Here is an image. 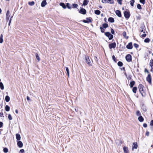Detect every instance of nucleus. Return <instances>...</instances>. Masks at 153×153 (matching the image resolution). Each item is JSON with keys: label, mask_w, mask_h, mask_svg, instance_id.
Returning a JSON list of instances; mask_svg holds the SVG:
<instances>
[{"label": "nucleus", "mask_w": 153, "mask_h": 153, "mask_svg": "<svg viewBox=\"0 0 153 153\" xmlns=\"http://www.w3.org/2000/svg\"><path fill=\"white\" fill-rule=\"evenodd\" d=\"M135 2V1L134 0H131L130 1V4L132 6H134V4Z\"/></svg>", "instance_id": "obj_41"}, {"label": "nucleus", "mask_w": 153, "mask_h": 153, "mask_svg": "<svg viewBox=\"0 0 153 153\" xmlns=\"http://www.w3.org/2000/svg\"><path fill=\"white\" fill-rule=\"evenodd\" d=\"M89 2V1L88 0H84L82 5L86 6L87 5Z\"/></svg>", "instance_id": "obj_19"}, {"label": "nucleus", "mask_w": 153, "mask_h": 153, "mask_svg": "<svg viewBox=\"0 0 153 153\" xmlns=\"http://www.w3.org/2000/svg\"><path fill=\"white\" fill-rule=\"evenodd\" d=\"M145 72H146L147 73H149V72L148 70L146 68L145 69Z\"/></svg>", "instance_id": "obj_56"}, {"label": "nucleus", "mask_w": 153, "mask_h": 153, "mask_svg": "<svg viewBox=\"0 0 153 153\" xmlns=\"http://www.w3.org/2000/svg\"><path fill=\"white\" fill-rule=\"evenodd\" d=\"M17 145L18 147L19 148H22L23 146V144L22 142L19 140L17 142Z\"/></svg>", "instance_id": "obj_15"}, {"label": "nucleus", "mask_w": 153, "mask_h": 153, "mask_svg": "<svg viewBox=\"0 0 153 153\" xmlns=\"http://www.w3.org/2000/svg\"><path fill=\"white\" fill-rule=\"evenodd\" d=\"M3 115V113L2 112H1L0 113V116L1 117Z\"/></svg>", "instance_id": "obj_58"}, {"label": "nucleus", "mask_w": 153, "mask_h": 153, "mask_svg": "<svg viewBox=\"0 0 153 153\" xmlns=\"http://www.w3.org/2000/svg\"><path fill=\"white\" fill-rule=\"evenodd\" d=\"M146 80L149 84L152 83V79L150 74H149L146 78Z\"/></svg>", "instance_id": "obj_9"}, {"label": "nucleus", "mask_w": 153, "mask_h": 153, "mask_svg": "<svg viewBox=\"0 0 153 153\" xmlns=\"http://www.w3.org/2000/svg\"><path fill=\"white\" fill-rule=\"evenodd\" d=\"M140 2L144 4L145 3V0H140Z\"/></svg>", "instance_id": "obj_46"}, {"label": "nucleus", "mask_w": 153, "mask_h": 153, "mask_svg": "<svg viewBox=\"0 0 153 153\" xmlns=\"http://www.w3.org/2000/svg\"><path fill=\"white\" fill-rule=\"evenodd\" d=\"M144 87V86L141 84H140L138 86L139 91L143 97L144 96L143 94Z\"/></svg>", "instance_id": "obj_2"}, {"label": "nucleus", "mask_w": 153, "mask_h": 153, "mask_svg": "<svg viewBox=\"0 0 153 153\" xmlns=\"http://www.w3.org/2000/svg\"><path fill=\"white\" fill-rule=\"evenodd\" d=\"M95 13L97 15H100V14L101 12L99 10H96L94 11Z\"/></svg>", "instance_id": "obj_26"}, {"label": "nucleus", "mask_w": 153, "mask_h": 153, "mask_svg": "<svg viewBox=\"0 0 153 153\" xmlns=\"http://www.w3.org/2000/svg\"><path fill=\"white\" fill-rule=\"evenodd\" d=\"M116 46V44L115 42L110 44L109 45V47L110 49L115 48Z\"/></svg>", "instance_id": "obj_8"}, {"label": "nucleus", "mask_w": 153, "mask_h": 153, "mask_svg": "<svg viewBox=\"0 0 153 153\" xmlns=\"http://www.w3.org/2000/svg\"><path fill=\"white\" fill-rule=\"evenodd\" d=\"M27 100H29L30 99L29 97L28 96H27Z\"/></svg>", "instance_id": "obj_62"}, {"label": "nucleus", "mask_w": 153, "mask_h": 153, "mask_svg": "<svg viewBox=\"0 0 153 153\" xmlns=\"http://www.w3.org/2000/svg\"><path fill=\"white\" fill-rule=\"evenodd\" d=\"M135 82L134 81H131L130 82V86L131 88H132L135 84Z\"/></svg>", "instance_id": "obj_27"}, {"label": "nucleus", "mask_w": 153, "mask_h": 153, "mask_svg": "<svg viewBox=\"0 0 153 153\" xmlns=\"http://www.w3.org/2000/svg\"><path fill=\"white\" fill-rule=\"evenodd\" d=\"M115 13L117 16L119 17H121L122 16L121 13V11L119 10H117L116 11Z\"/></svg>", "instance_id": "obj_13"}, {"label": "nucleus", "mask_w": 153, "mask_h": 153, "mask_svg": "<svg viewBox=\"0 0 153 153\" xmlns=\"http://www.w3.org/2000/svg\"><path fill=\"white\" fill-rule=\"evenodd\" d=\"M0 88L1 90H3L4 89V85L2 82H0Z\"/></svg>", "instance_id": "obj_34"}, {"label": "nucleus", "mask_w": 153, "mask_h": 153, "mask_svg": "<svg viewBox=\"0 0 153 153\" xmlns=\"http://www.w3.org/2000/svg\"><path fill=\"white\" fill-rule=\"evenodd\" d=\"M28 4L29 5L32 6L33 5L35 4V2L34 1H32L31 2H29Z\"/></svg>", "instance_id": "obj_35"}, {"label": "nucleus", "mask_w": 153, "mask_h": 153, "mask_svg": "<svg viewBox=\"0 0 153 153\" xmlns=\"http://www.w3.org/2000/svg\"><path fill=\"white\" fill-rule=\"evenodd\" d=\"M137 90V88L136 87H134L132 88V91L134 93H136Z\"/></svg>", "instance_id": "obj_25"}, {"label": "nucleus", "mask_w": 153, "mask_h": 153, "mask_svg": "<svg viewBox=\"0 0 153 153\" xmlns=\"http://www.w3.org/2000/svg\"><path fill=\"white\" fill-rule=\"evenodd\" d=\"M117 65L119 66L122 67L123 65V63L121 61H119L117 63Z\"/></svg>", "instance_id": "obj_32"}, {"label": "nucleus", "mask_w": 153, "mask_h": 153, "mask_svg": "<svg viewBox=\"0 0 153 153\" xmlns=\"http://www.w3.org/2000/svg\"><path fill=\"white\" fill-rule=\"evenodd\" d=\"M124 15L125 18L128 19L129 18L130 14L129 11H125L124 12Z\"/></svg>", "instance_id": "obj_3"}, {"label": "nucleus", "mask_w": 153, "mask_h": 153, "mask_svg": "<svg viewBox=\"0 0 153 153\" xmlns=\"http://www.w3.org/2000/svg\"><path fill=\"white\" fill-rule=\"evenodd\" d=\"M102 27L104 28H106L107 27H108V25L107 23H104L102 24Z\"/></svg>", "instance_id": "obj_28"}, {"label": "nucleus", "mask_w": 153, "mask_h": 153, "mask_svg": "<svg viewBox=\"0 0 153 153\" xmlns=\"http://www.w3.org/2000/svg\"><path fill=\"white\" fill-rule=\"evenodd\" d=\"M146 36V34H144L141 35V37L142 38L145 37Z\"/></svg>", "instance_id": "obj_51"}, {"label": "nucleus", "mask_w": 153, "mask_h": 153, "mask_svg": "<svg viewBox=\"0 0 153 153\" xmlns=\"http://www.w3.org/2000/svg\"><path fill=\"white\" fill-rule=\"evenodd\" d=\"M134 46L135 48H137L139 47V45L136 44V43H134Z\"/></svg>", "instance_id": "obj_48"}, {"label": "nucleus", "mask_w": 153, "mask_h": 153, "mask_svg": "<svg viewBox=\"0 0 153 153\" xmlns=\"http://www.w3.org/2000/svg\"><path fill=\"white\" fill-rule=\"evenodd\" d=\"M133 146L132 147V150H133L134 149H137V148L138 145L137 143V142H134L133 143Z\"/></svg>", "instance_id": "obj_14"}, {"label": "nucleus", "mask_w": 153, "mask_h": 153, "mask_svg": "<svg viewBox=\"0 0 153 153\" xmlns=\"http://www.w3.org/2000/svg\"><path fill=\"white\" fill-rule=\"evenodd\" d=\"M138 120L141 122H143L144 120V118L142 116H140L138 118Z\"/></svg>", "instance_id": "obj_21"}, {"label": "nucleus", "mask_w": 153, "mask_h": 153, "mask_svg": "<svg viewBox=\"0 0 153 153\" xmlns=\"http://www.w3.org/2000/svg\"><path fill=\"white\" fill-rule=\"evenodd\" d=\"M47 4L46 0H43L41 4V6L42 7H44Z\"/></svg>", "instance_id": "obj_16"}, {"label": "nucleus", "mask_w": 153, "mask_h": 153, "mask_svg": "<svg viewBox=\"0 0 153 153\" xmlns=\"http://www.w3.org/2000/svg\"><path fill=\"white\" fill-rule=\"evenodd\" d=\"M121 70H123L124 71H125V68L124 67H123L122 68H120Z\"/></svg>", "instance_id": "obj_57"}, {"label": "nucleus", "mask_w": 153, "mask_h": 153, "mask_svg": "<svg viewBox=\"0 0 153 153\" xmlns=\"http://www.w3.org/2000/svg\"><path fill=\"white\" fill-rule=\"evenodd\" d=\"M70 4L69 3H67L66 4V7H67L68 9H71V7L70 6Z\"/></svg>", "instance_id": "obj_42"}, {"label": "nucleus", "mask_w": 153, "mask_h": 153, "mask_svg": "<svg viewBox=\"0 0 153 153\" xmlns=\"http://www.w3.org/2000/svg\"><path fill=\"white\" fill-rule=\"evenodd\" d=\"M150 125L151 126H153V120H152L151 121Z\"/></svg>", "instance_id": "obj_50"}, {"label": "nucleus", "mask_w": 153, "mask_h": 153, "mask_svg": "<svg viewBox=\"0 0 153 153\" xmlns=\"http://www.w3.org/2000/svg\"><path fill=\"white\" fill-rule=\"evenodd\" d=\"M3 125V123L1 122H0V128H1Z\"/></svg>", "instance_id": "obj_53"}, {"label": "nucleus", "mask_w": 153, "mask_h": 153, "mask_svg": "<svg viewBox=\"0 0 153 153\" xmlns=\"http://www.w3.org/2000/svg\"><path fill=\"white\" fill-rule=\"evenodd\" d=\"M123 35L124 37L126 38V39H128V36L126 37V33L125 31H124L123 32Z\"/></svg>", "instance_id": "obj_36"}, {"label": "nucleus", "mask_w": 153, "mask_h": 153, "mask_svg": "<svg viewBox=\"0 0 153 153\" xmlns=\"http://www.w3.org/2000/svg\"><path fill=\"white\" fill-rule=\"evenodd\" d=\"M36 57V59L39 61L40 60V58L38 53H36L35 54Z\"/></svg>", "instance_id": "obj_33"}, {"label": "nucleus", "mask_w": 153, "mask_h": 153, "mask_svg": "<svg viewBox=\"0 0 153 153\" xmlns=\"http://www.w3.org/2000/svg\"><path fill=\"white\" fill-rule=\"evenodd\" d=\"M8 118L10 120H11L12 119V117L10 114H9L8 115Z\"/></svg>", "instance_id": "obj_45"}, {"label": "nucleus", "mask_w": 153, "mask_h": 153, "mask_svg": "<svg viewBox=\"0 0 153 153\" xmlns=\"http://www.w3.org/2000/svg\"><path fill=\"white\" fill-rule=\"evenodd\" d=\"M126 48L128 49H131L133 48L132 43L130 42L126 45Z\"/></svg>", "instance_id": "obj_11"}, {"label": "nucleus", "mask_w": 153, "mask_h": 153, "mask_svg": "<svg viewBox=\"0 0 153 153\" xmlns=\"http://www.w3.org/2000/svg\"><path fill=\"white\" fill-rule=\"evenodd\" d=\"M136 115L137 116H141V113L140 111H137L136 112Z\"/></svg>", "instance_id": "obj_38"}, {"label": "nucleus", "mask_w": 153, "mask_h": 153, "mask_svg": "<svg viewBox=\"0 0 153 153\" xmlns=\"http://www.w3.org/2000/svg\"><path fill=\"white\" fill-rule=\"evenodd\" d=\"M126 59L127 61L128 62H131L132 60V57L130 54H127L126 56Z\"/></svg>", "instance_id": "obj_7"}, {"label": "nucleus", "mask_w": 153, "mask_h": 153, "mask_svg": "<svg viewBox=\"0 0 153 153\" xmlns=\"http://www.w3.org/2000/svg\"><path fill=\"white\" fill-rule=\"evenodd\" d=\"M147 124L146 123H144L143 124V126L145 128H146L147 127Z\"/></svg>", "instance_id": "obj_54"}, {"label": "nucleus", "mask_w": 153, "mask_h": 153, "mask_svg": "<svg viewBox=\"0 0 153 153\" xmlns=\"http://www.w3.org/2000/svg\"><path fill=\"white\" fill-rule=\"evenodd\" d=\"M124 74L126 76V77H127V74H126V73L125 72V71H124Z\"/></svg>", "instance_id": "obj_63"}, {"label": "nucleus", "mask_w": 153, "mask_h": 153, "mask_svg": "<svg viewBox=\"0 0 153 153\" xmlns=\"http://www.w3.org/2000/svg\"><path fill=\"white\" fill-rule=\"evenodd\" d=\"M65 69L67 72L68 76L69 77V69L68 67H65Z\"/></svg>", "instance_id": "obj_30"}, {"label": "nucleus", "mask_w": 153, "mask_h": 153, "mask_svg": "<svg viewBox=\"0 0 153 153\" xmlns=\"http://www.w3.org/2000/svg\"><path fill=\"white\" fill-rule=\"evenodd\" d=\"M16 138L17 140H19L21 139V136L19 134H16Z\"/></svg>", "instance_id": "obj_20"}, {"label": "nucleus", "mask_w": 153, "mask_h": 153, "mask_svg": "<svg viewBox=\"0 0 153 153\" xmlns=\"http://www.w3.org/2000/svg\"><path fill=\"white\" fill-rule=\"evenodd\" d=\"M111 33L112 34L109 32H106L105 33V35L106 36L108 37L109 40H111L113 38L112 34H114L115 33L114 30L111 28Z\"/></svg>", "instance_id": "obj_1"}, {"label": "nucleus", "mask_w": 153, "mask_h": 153, "mask_svg": "<svg viewBox=\"0 0 153 153\" xmlns=\"http://www.w3.org/2000/svg\"><path fill=\"white\" fill-rule=\"evenodd\" d=\"M85 61L87 64H88L89 66H92V64L91 63V61L90 60L89 57L88 56H85Z\"/></svg>", "instance_id": "obj_4"}, {"label": "nucleus", "mask_w": 153, "mask_h": 153, "mask_svg": "<svg viewBox=\"0 0 153 153\" xmlns=\"http://www.w3.org/2000/svg\"><path fill=\"white\" fill-rule=\"evenodd\" d=\"M141 108L143 111H146L147 110V108L146 106L143 104L141 105Z\"/></svg>", "instance_id": "obj_17"}, {"label": "nucleus", "mask_w": 153, "mask_h": 153, "mask_svg": "<svg viewBox=\"0 0 153 153\" xmlns=\"http://www.w3.org/2000/svg\"><path fill=\"white\" fill-rule=\"evenodd\" d=\"M79 13L81 14L85 15L86 13V10L85 9L80 7Z\"/></svg>", "instance_id": "obj_6"}, {"label": "nucleus", "mask_w": 153, "mask_h": 153, "mask_svg": "<svg viewBox=\"0 0 153 153\" xmlns=\"http://www.w3.org/2000/svg\"><path fill=\"white\" fill-rule=\"evenodd\" d=\"M10 16V12L9 10H8L6 13V20L7 22L9 20V17Z\"/></svg>", "instance_id": "obj_10"}, {"label": "nucleus", "mask_w": 153, "mask_h": 153, "mask_svg": "<svg viewBox=\"0 0 153 153\" xmlns=\"http://www.w3.org/2000/svg\"><path fill=\"white\" fill-rule=\"evenodd\" d=\"M101 1L103 3H108L111 4L114 3V0H102Z\"/></svg>", "instance_id": "obj_5"}, {"label": "nucleus", "mask_w": 153, "mask_h": 153, "mask_svg": "<svg viewBox=\"0 0 153 153\" xmlns=\"http://www.w3.org/2000/svg\"><path fill=\"white\" fill-rule=\"evenodd\" d=\"M10 100V97L8 95L6 96L5 97V101L6 102H8Z\"/></svg>", "instance_id": "obj_24"}, {"label": "nucleus", "mask_w": 153, "mask_h": 153, "mask_svg": "<svg viewBox=\"0 0 153 153\" xmlns=\"http://www.w3.org/2000/svg\"><path fill=\"white\" fill-rule=\"evenodd\" d=\"M149 132L148 131H146V136H149Z\"/></svg>", "instance_id": "obj_55"}, {"label": "nucleus", "mask_w": 153, "mask_h": 153, "mask_svg": "<svg viewBox=\"0 0 153 153\" xmlns=\"http://www.w3.org/2000/svg\"><path fill=\"white\" fill-rule=\"evenodd\" d=\"M8 151V149L6 147H5L3 149V152L5 153H7Z\"/></svg>", "instance_id": "obj_39"}, {"label": "nucleus", "mask_w": 153, "mask_h": 153, "mask_svg": "<svg viewBox=\"0 0 153 153\" xmlns=\"http://www.w3.org/2000/svg\"><path fill=\"white\" fill-rule=\"evenodd\" d=\"M123 0H117V1L118 2L119 4L120 5L122 4V1Z\"/></svg>", "instance_id": "obj_49"}, {"label": "nucleus", "mask_w": 153, "mask_h": 153, "mask_svg": "<svg viewBox=\"0 0 153 153\" xmlns=\"http://www.w3.org/2000/svg\"><path fill=\"white\" fill-rule=\"evenodd\" d=\"M149 65L151 67H153V64L149 63Z\"/></svg>", "instance_id": "obj_61"}, {"label": "nucleus", "mask_w": 153, "mask_h": 153, "mask_svg": "<svg viewBox=\"0 0 153 153\" xmlns=\"http://www.w3.org/2000/svg\"><path fill=\"white\" fill-rule=\"evenodd\" d=\"M150 42V39L149 38H146L144 40V42L145 43H148Z\"/></svg>", "instance_id": "obj_37"}, {"label": "nucleus", "mask_w": 153, "mask_h": 153, "mask_svg": "<svg viewBox=\"0 0 153 153\" xmlns=\"http://www.w3.org/2000/svg\"><path fill=\"white\" fill-rule=\"evenodd\" d=\"M109 22L111 23H113L114 22V18L111 17H109L108 19Z\"/></svg>", "instance_id": "obj_18"}, {"label": "nucleus", "mask_w": 153, "mask_h": 153, "mask_svg": "<svg viewBox=\"0 0 153 153\" xmlns=\"http://www.w3.org/2000/svg\"><path fill=\"white\" fill-rule=\"evenodd\" d=\"M101 32L102 33H104V29H102V30H101Z\"/></svg>", "instance_id": "obj_64"}, {"label": "nucleus", "mask_w": 153, "mask_h": 153, "mask_svg": "<svg viewBox=\"0 0 153 153\" xmlns=\"http://www.w3.org/2000/svg\"><path fill=\"white\" fill-rule=\"evenodd\" d=\"M72 5L73 6V8H76L77 7L78 5V4H72Z\"/></svg>", "instance_id": "obj_40"}, {"label": "nucleus", "mask_w": 153, "mask_h": 153, "mask_svg": "<svg viewBox=\"0 0 153 153\" xmlns=\"http://www.w3.org/2000/svg\"><path fill=\"white\" fill-rule=\"evenodd\" d=\"M11 19H10L9 20V23H8V25L9 26L10 25V23H11Z\"/></svg>", "instance_id": "obj_60"}, {"label": "nucleus", "mask_w": 153, "mask_h": 153, "mask_svg": "<svg viewBox=\"0 0 153 153\" xmlns=\"http://www.w3.org/2000/svg\"><path fill=\"white\" fill-rule=\"evenodd\" d=\"M149 63L153 64V59H151L150 60V62Z\"/></svg>", "instance_id": "obj_59"}, {"label": "nucleus", "mask_w": 153, "mask_h": 153, "mask_svg": "<svg viewBox=\"0 0 153 153\" xmlns=\"http://www.w3.org/2000/svg\"><path fill=\"white\" fill-rule=\"evenodd\" d=\"M112 58L113 60L115 62H117V59L115 58V57L114 55H113L112 56Z\"/></svg>", "instance_id": "obj_44"}, {"label": "nucleus", "mask_w": 153, "mask_h": 153, "mask_svg": "<svg viewBox=\"0 0 153 153\" xmlns=\"http://www.w3.org/2000/svg\"><path fill=\"white\" fill-rule=\"evenodd\" d=\"M19 153H25V150L24 149H21L20 150Z\"/></svg>", "instance_id": "obj_47"}, {"label": "nucleus", "mask_w": 153, "mask_h": 153, "mask_svg": "<svg viewBox=\"0 0 153 153\" xmlns=\"http://www.w3.org/2000/svg\"><path fill=\"white\" fill-rule=\"evenodd\" d=\"M10 110V107L8 105H6L5 106V110L7 111H8Z\"/></svg>", "instance_id": "obj_29"}, {"label": "nucleus", "mask_w": 153, "mask_h": 153, "mask_svg": "<svg viewBox=\"0 0 153 153\" xmlns=\"http://www.w3.org/2000/svg\"><path fill=\"white\" fill-rule=\"evenodd\" d=\"M137 8L141 10L142 9V7H141V5L140 4H137Z\"/></svg>", "instance_id": "obj_43"}, {"label": "nucleus", "mask_w": 153, "mask_h": 153, "mask_svg": "<svg viewBox=\"0 0 153 153\" xmlns=\"http://www.w3.org/2000/svg\"><path fill=\"white\" fill-rule=\"evenodd\" d=\"M3 35L2 34H1V35L0 37V43H2L3 41Z\"/></svg>", "instance_id": "obj_31"}, {"label": "nucleus", "mask_w": 153, "mask_h": 153, "mask_svg": "<svg viewBox=\"0 0 153 153\" xmlns=\"http://www.w3.org/2000/svg\"><path fill=\"white\" fill-rule=\"evenodd\" d=\"M131 75H129V76H128V77L127 76L126 77L128 79H131Z\"/></svg>", "instance_id": "obj_52"}, {"label": "nucleus", "mask_w": 153, "mask_h": 153, "mask_svg": "<svg viewBox=\"0 0 153 153\" xmlns=\"http://www.w3.org/2000/svg\"><path fill=\"white\" fill-rule=\"evenodd\" d=\"M123 151L125 153H128V148L126 146H124L123 148Z\"/></svg>", "instance_id": "obj_22"}, {"label": "nucleus", "mask_w": 153, "mask_h": 153, "mask_svg": "<svg viewBox=\"0 0 153 153\" xmlns=\"http://www.w3.org/2000/svg\"><path fill=\"white\" fill-rule=\"evenodd\" d=\"M59 5L60 6H61L63 8L65 9L66 8V5L64 3L61 2L60 3Z\"/></svg>", "instance_id": "obj_23"}, {"label": "nucleus", "mask_w": 153, "mask_h": 153, "mask_svg": "<svg viewBox=\"0 0 153 153\" xmlns=\"http://www.w3.org/2000/svg\"><path fill=\"white\" fill-rule=\"evenodd\" d=\"M91 18H87L86 20H84L83 22L85 23H89L91 22Z\"/></svg>", "instance_id": "obj_12"}]
</instances>
